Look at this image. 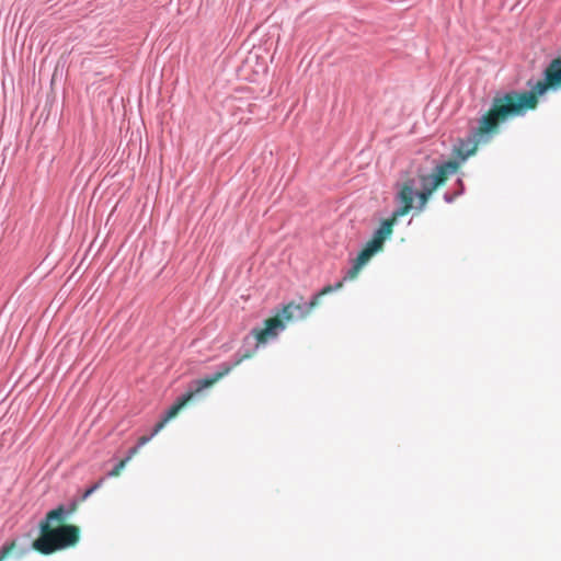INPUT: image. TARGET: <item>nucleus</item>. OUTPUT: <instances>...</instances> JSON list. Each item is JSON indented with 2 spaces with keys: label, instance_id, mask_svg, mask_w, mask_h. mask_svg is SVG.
<instances>
[{
  "label": "nucleus",
  "instance_id": "f8f14e48",
  "mask_svg": "<svg viewBox=\"0 0 561 561\" xmlns=\"http://www.w3.org/2000/svg\"><path fill=\"white\" fill-rule=\"evenodd\" d=\"M104 483V478H101L99 481H96L94 484H92L89 489L84 491L82 494L81 500L85 501L91 494H93L96 490H99Z\"/></svg>",
  "mask_w": 561,
  "mask_h": 561
},
{
  "label": "nucleus",
  "instance_id": "f257e3e1",
  "mask_svg": "<svg viewBox=\"0 0 561 561\" xmlns=\"http://www.w3.org/2000/svg\"><path fill=\"white\" fill-rule=\"evenodd\" d=\"M561 88V57L551 60L543 71V78L538 80L530 91H511L503 95H496L491 107L479 119L478 127L471 135L459 139L454 153L461 160L476 153L478 147L488 144L500 130V125L508 118L524 115L538 105L539 96L549 90Z\"/></svg>",
  "mask_w": 561,
  "mask_h": 561
},
{
  "label": "nucleus",
  "instance_id": "1a4fd4ad",
  "mask_svg": "<svg viewBox=\"0 0 561 561\" xmlns=\"http://www.w3.org/2000/svg\"><path fill=\"white\" fill-rule=\"evenodd\" d=\"M442 178L436 180V182L428 188H422L420 192L415 193L419 198V209L422 210L426 206L431 195L439 187V182Z\"/></svg>",
  "mask_w": 561,
  "mask_h": 561
},
{
  "label": "nucleus",
  "instance_id": "7ed1b4c3",
  "mask_svg": "<svg viewBox=\"0 0 561 561\" xmlns=\"http://www.w3.org/2000/svg\"><path fill=\"white\" fill-rule=\"evenodd\" d=\"M343 287V282H337L335 285H328L323 287L309 302H295L291 301L283 307L274 317L264 321L263 328H255L251 334L256 340V346L267 343L270 340L277 337L278 333L286 328V322L302 320L307 318L311 311L319 306L323 296L339 290Z\"/></svg>",
  "mask_w": 561,
  "mask_h": 561
},
{
  "label": "nucleus",
  "instance_id": "423d86ee",
  "mask_svg": "<svg viewBox=\"0 0 561 561\" xmlns=\"http://www.w3.org/2000/svg\"><path fill=\"white\" fill-rule=\"evenodd\" d=\"M413 181L409 180L404 182L397 194V202L400 206L393 211L392 216L397 219L408 215L413 208V201L415 192L413 188Z\"/></svg>",
  "mask_w": 561,
  "mask_h": 561
},
{
  "label": "nucleus",
  "instance_id": "f03ea898",
  "mask_svg": "<svg viewBox=\"0 0 561 561\" xmlns=\"http://www.w3.org/2000/svg\"><path fill=\"white\" fill-rule=\"evenodd\" d=\"M65 522L66 514L62 505L49 511L45 519L39 523V536L32 542V549L49 556L76 546L80 539V529Z\"/></svg>",
  "mask_w": 561,
  "mask_h": 561
},
{
  "label": "nucleus",
  "instance_id": "20e7f679",
  "mask_svg": "<svg viewBox=\"0 0 561 561\" xmlns=\"http://www.w3.org/2000/svg\"><path fill=\"white\" fill-rule=\"evenodd\" d=\"M252 356L251 353H245L241 357H239L233 363H224L220 365L219 370L216 371L213 376L206 377L204 379H199L195 382L196 387L194 390L186 392L165 413L160 422H158L152 433L147 436L144 435L138 438L137 445L129 450V455L134 457L139 448L150 442L164 426L165 424L174 419L180 411L186 407L196 396H199L202 391L206 388L214 386L216 382L221 380L224 377L229 375L236 367H238L244 359H248Z\"/></svg>",
  "mask_w": 561,
  "mask_h": 561
},
{
  "label": "nucleus",
  "instance_id": "39448f33",
  "mask_svg": "<svg viewBox=\"0 0 561 561\" xmlns=\"http://www.w3.org/2000/svg\"><path fill=\"white\" fill-rule=\"evenodd\" d=\"M459 169V163L454 160L446 161L439 165H437L431 174H421L419 176L422 188L431 187L436 180L442 178L439 182V186L444 185L449 175L457 172Z\"/></svg>",
  "mask_w": 561,
  "mask_h": 561
},
{
  "label": "nucleus",
  "instance_id": "0eeeda50",
  "mask_svg": "<svg viewBox=\"0 0 561 561\" xmlns=\"http://www.w3.org/2000/svg\"><path fill=\"white\" fill-rule=\"evenodd\" d=\"M380 251L378 248L367 242L364 249L358 253L357 257L354 261L353 266L346 272L341 282L353 280L355 279L363 266L373 257L375 253Z\"/></svg>",
  "mask_w": 561,
  "mask_h": 561
},
{
  "label": "nucleus",
  "instance_id": "ddd939ff",
  "mask_svg": "<svg viewBox=\"0 0 561 561\" xmlns=\"http://www.w3.org/2000/svg\"><path fill=\"white\" fill-rule=\"evenodd\" d=\"M78 508V504L76 502L71 503L68 510H65L66 518L75 513Z\"/></svg>",
  "mask_w": 561,
  "mask_h": 561
},
{
  "label": "nucleus",
  "instance_id": "9b49d317",
  "mask_svg": "<svg viewBox=\"0 0 561 561\" xmlns=\"http://www.w3.org/2000/svg\"><path fill=\"white\" fill-rule=\"evenodd\" d=\"M131 455H128L125 459H122L110 472V477H118L126 463L131 459Z\"/></svg>",
  "mask_w": 561,
  "mask_h": 561
},
{
  "label": "nucleus",
  "instance_id": "6e6552de",
  "mask_svg": "<svg viewBox=\"0 0 561 561\" xmlns=\"http://www.w3.org/2000/svg\"><path fill=\"white\" fill-rule=\"evenodd\" d=\"M397 220L398 219L394 218L393 216L383 220L378 227V229L374 232L373 238L368 242L378 248L379 250H381L386 239H388L392 234L393 226L397 222Z\"/></svg>",
  "mask_w": 561,
  "mask_h": 561
},
{
  "label": "nucleus",
  "instance_id": "9d476101",
  "mask_svg": "<svg viewBox=\"0 0 561 561\" xmlns=\"http://www.w3.org/2000/svg\"><path fill=\"white\" fill-rule=\"evenodd\" d=\"M15 548H16L15 540H12V541L5 543L4 546H2V548L0 549V561L7 560L11 556V553L15 550Z\"/></svg>",
  "mask_w": 561,
  "mask_h": 561
}]
</instances>
